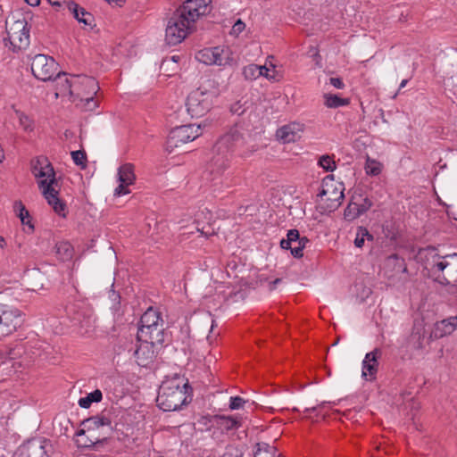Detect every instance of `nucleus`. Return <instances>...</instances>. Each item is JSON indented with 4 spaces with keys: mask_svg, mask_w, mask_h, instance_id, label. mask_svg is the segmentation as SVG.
Here are the masks:
<instances>
[{
    "mask_svg": "<svg viewBox=\"0 0 457 457\" xmlns=\"http://www.w3.org/2000/svg\"><path fill=\"white\" fill-rule=\"evenodd\" d=\"M211 2L212 0H186L168 21L166 43L170 46L181 43L194 29L196 20L211 12Z\"/></svg>",
    "mask_w": 457,
    "mask_h": 457,
    "instance_id": "nucleus-1",
    "label": "nucleus"
},
{
    "mask_svg": "<svg viewBox=\"0 0 457 457\" xmlns=\"http://www.w3.org/2000/svg\"><path fill=\"white\" fill-rule=\"evenodd\" d=\"M31 172L38 180V187L48 204L59 216H66V204L59 198L56 190L57 180L53 165L45 156H38L31 160Z\"/></svg>",
    "mask_w": 457,
    "mask_h": 457,
    "instance_id": "nucleus-2",
    "label": "nucleus"
},
{
    "mask_svg": "<svg viewBox=\"0 0 457 457\" xmlns=\"http://www.w3.org/2000/svg\"><path fill=\"white\" fill-rule=\"evenodd\" d=\"M242 141V134L237 128H233L223 135L214 145V154L208 165V170L213 176L212 180H217V182H214V186L222 185L228 180L227 176L221 179L228 166V152L240 145Z\"/></svg>",
    "mask_w": 457,
    "mask_h": 457,
    "instance_id": "nucleus-3",
    "label": "nucleus"
},
{
    "mask_svg": "<svg viewBox=\"0 0 457 457\" xmlns=\"http://www.w3.org/2000/svg\"><path fill=\"white\" fill-rule=\"evenodd\" d=\"M424 269L437 283L457 287V253L441 256L435 249L426 250Z\"/></svg>",
    "mask_w": 457,
    "mask_h": 457,
    "instance_id": "nucleus-4",
    "label": "nucleus"
},
{
    "mask_svg": "<svg viewBox=\"0 0 457 457\" xmlns=\"http://www.w3.org/2000/svg\"><path fill=\"white\" fill-rule=\"evenodd\" d=\"M188 388L187 382H184L180 378L163 381L156 398L157 405L164 411L179 410L186 403Z\"/></svg>",
    "mask_w": 457,
    "mask_h": 457,
    "instance_id": "nucleus-5",
    "label": "nucleus"
},
{
    "mask_svg": "<svg viewBox=\"0 0 457 457\" xmlns=\"http://www.w3.org/2000/svg\"><path fill=\"white\" fill-rule=\"evenodd\" d=\"M186 105L192 118L203 117L212 106V93L197 88L188 95Z\"/></svg>",
    "mask_w": 457,
    "mask_h": 457,
    "instance_id": "nucleus-6",
    "label": "nucleus"
},
{
    "mask_svg": "<svg viewBox=\"0 0 457 457\" xmlns=\"http://www.w3.org/2000/svg\"><path fill=\"white\" fill-rule=\"evenodd\" d=\"M22 323V312L9 304L0 303V340L12 334Z\"/></svg>",
    "mask_w": 457,
    "mask_h": 457,
    "instance_id": "nucleus-7",
    "label": "nucleus"
},
{
    "mask_svg": "<svg viewBox=\"0 0 457 457\" xmlns=\"http://www.w3.org/2000/svg\"><path fill=\"white\" fill-rule=\"evenodd\" d=\"M200 136V126L194 124L182 125L173 129L167 138L166 146L169 152L193 141Z\"/></svg>",
    "mask_w": 457,
    "mask_h": 457,
    "instance_id": "nucleus-8",
    "label": "nucleus"
},
{
    "mask_svg": "<svg viewBox=\"0 0 457 457\" xmlns=\"http://www.w3.org/2000/svg\"><path fill=\"white\" fill-rule=\"evenodd\" d=\"M31 71L36 79L49 81L58 71V63L54 58L46 54H37L31 61Z\"/></svg>",
    "mask_w": 457,
    "mask_h": 457,
    "instance_id": "nucleus-9",
    "label": "nucleus"
},
{
    "mask_svg": "<svg viewBox=\"0 0 457 457\" xmlns=\"http://www.w3.org/2000/svg\"><path fill=\"white\" fill-rule=\"evenodd\" d=\"M6 32L7 37L4 40H8L14 48L21 49L29 45V29L25 19L6 23Z\"/></svg>",
    "mask_w": 457,
    "mask_h": 457,
    "instance_id": "nucleus-10",
    "label": "nucleus"
},
{
    "mask_svg": "<svg viewBox=\"0 0 457 457\" xmlns=\"http://www.w3.org/2000/svg\"><path fill=\"white\" fill-rule=\"evenodd\" d=\"M230 50L228 48H223L220 46L204 48L196 53L195 58L200 62L207 65H226L229 63Z\"/></svg>",
    "mask_w": 457,
    "mask_h": 457,
    "instance_id": "nucleus-11",
    "label": "nucleus"
},
{
    "mask_svg": "<svg viewBox=\"0 0 457 457\" xmlns=\"http://www.w3.org/2000/svg\"><path fill=\"white\" fill-rule=\"evenodd\" d=\"M52 448L46 439H32L23 444L16 453L17 457H49L48 452Z\"/></svg>",
    "mask_w": 457,
    "mask_h": 457,
    "instance_id": "nucleus-12",
    "label": "nucleus"
},
{
    "mask_svg": "<svg viewBox=\"0 0 457 457\" xmlns=\"http://www.w3.org/2000/svg\"><path fill=\"white\" fill-rule=\"evenodd\" d=\"M310 242L306 237H300L297 229H290L287 232V239L280 241L282 249H290L291 254L295 258H301L303 255V248Z\"/></svg>",
    "mask_w": 457,
    "mask_h": 457,
    "instance_id": "nucleus-13",
    "label": "nucleus"
},
{
    "mask_svg": "<svg viewBox=\"0 0 457 457\" xmlns=\"http://www.w3.org/2000/svg\"><path fill=\"white\" fill-rule=\"evenodd\" d=\"M164 323L149 327L146 328H138L137 338L140 342H148L154 345H162L165 341Z\"/></svg>",
    "mask_w": 457,
    "mask_h": 457,
    "instance_id": "nucleus-14",
    "label": "nucleus"
},
{
    "mask_svg": "<svg viewBox=\"0 0 457 457\" xmlns=\"http://www.w3.org/2000/svg\"><path fill=\"white\" fill-rule=\"evenodd\" d=\"M67 313L71 316L74 324L85 329V332H87L93 325L92 312L87 308L71 305L67 308Z\"/></svg>",
    "mask_w": 457,
    "mask_h": 457,
    "instance_id": "nucleus-15",
    "label": "nucleus"
},
{
    "mask_svg": "<svg viewBox=\"0 0 457 457\" xmlns=\"http://www.w3.org/2000/svg\"><path fill=\"white\" fill-rule=\"evenodd\" d=\"M381 350L378 348L366 353L362 361V378L372 380L378 372V359L381 356Z\"/></svg>",
    "mask_w": 457,
    "mask_h": 457,
    "instance_id": "nucleus-16",
    "label": "nucleus"
},
{
    "mask_svg": "<svg viewBox=\"0 0 457 457\" xmlns=\"http://www.w3.org/2000/svg\"><path fill=\"white\" fill-rule=\"evenodd\" d=\"M154 345L148 342H141L137 347L134 351V356L139 366L147 367L154 362L155 358V352L154 350Z\"/></svg>",
    "mask_w": 457,
    "mask_h": 457,
    "instance_id": "nucleus-17",
    "label": "nucleus"
},
{
    "mask_svg": "<svg viewBox=\"0 0 457 457\" xmlns=\"http://www.w3.org/2000/svg\"><path fill=\"white\" fill-rule=\"evenodd\" d=\"M457 328V316H452L435 323L429 338H442L451 335Z\"/></svg>",
    "mask_w": 457,
    "mask_h": 457,
    "instance_id": "nucleus-18",
    "label": "nucleus"
},
{
    "mask_svg": "<svg viewBox=\"0 0 457 457\" xmlns=\"http://www.w3.org/2000/svg\"><path fill=\"white\" fill-rule=\"evenodd\" d=\"M303 131V125L299 123H290L278 129L276 136L282 143H291L300 138V133Z\"/></svg>",
    "mask_w": 457,
    "mask_h": 457,
    "instance_id": "nucleus-19",
    "label": "nucleus"
},
{
    "mask_svg": "<svg viewBox=\"0 0 457 457\" xmlns=\"http://www.w3.org/2000/svg\"><path fill=\"white\" fill-rule=\"evenodd\" d=\"M427 331L422 322H415L411 334L408 339L409 345L415 350H423Z\"/></svg>",
    "mask_w": 457,
    "mask_h": 457,
    "instance_id": "nucleus-20",
    "label": "nucleus"
},
{
    "mask_svg": "<svg viewBox=\"0 0 457 457\" xmlns=\"http://www.w3.org/2000/svg\"><path fill=\"white\" fill-rule=\"evenodd\" d=\"M75 85L83 90L82 94L79 93V96H95L99 90L98 82L93 77L78 76L76 77Z\"/></svg>",
    "mask_w": 457,
    "mask_h": 457,
    "instance_id": "nucleus-21",
    "label": "nucleus"
},
{
    "mask_svg": "<svg viewBox=\"0 0 457 457\" xmlns=\"http://www.w3.org/2000/svg\"><path fill=\"white\" fill-rule=\"evenodd\" d=\"M53 79L56 82V96L66 94L72 95L71 87H76L75 81H71L66 73L57 71Z\"/></svg>",
    "mask_w": 457,
    "mask_h": 457,
    "instance_id": "nucleus-22",
    "label": "nucleus"
},
{
    "mask_svg": "<svg viewBox=\"0 0 457 457\" xmlns=\"http://www.w3.org/2000/svg\"><path fill=\"white\" fill-rule=\"evenodd\" d=\"M160 323H164L161 317V313L153 307H149L141 316L140 326L138 328H146Z\"/></svg>",
    "mask_w": 457,
    "mask_h": 457,
    "instance_id": "nucleus-23",
    "label": "nucleus"
},
{
    "mask_svg": "<svg viewBox=\"0 0 457 457\" xmlns=\"http://www.w3.org/2000/svg\"><path fill=\"white\" fill-rule=\"evenodd\" d=\"M111 420L104 416H94L85 420L82 425L87 428V433L96 434V430L103 428H111Z\"/></svg>",
    "mask_w": 457,
    "mask_h": 457,
    "instance_id": "nucleus-24",
    "label": "nucleus"
},
{
    "mask_svg": "<svg viewBox=\"0 0 457 457\" xmlns=\"http://www.w3.org/2000/svg\"><path fill=\"white\" fill-rule=\"evenodd\" d=\"M77 445L79 447L81 448H89L94 446L96 444L102 443L106 438L103 437L101 438L99 436H96V434H89L86 435L85 429H80L77 432Z\"/></svg>",
    "mask_w": 457,
    "mask_h": 457,
    "instance_id": "nucleus-25",
    "label": "nucleus"
},
{
    "mask_svg": "<svg viewBox=\"0 0 457 457\" xmlns=\"http://www.w3.org/2000/svg\"><path fill=\"white\" fill-rule=\"evenodd\" d=\"M214 420L219 428L226 432L236 430L241 427V420L232 416L216 415Z\"/></svg>",
    "mask_w": 457,
    "mask_h": 457,
    "instance_id": "nucleus-26",
    "label": "nucleus"
},
{
    "mask_svg": "<svg viewBox=\"0 0 457 457\" xmlns=\"http://www.w3.org/2000/svg\"><path fill=\"white\" fill-rule=\"evenodd\" d=\"M343 190V188H340L339 190L336 188L334 191L329 192L328 189H322L321 192L319 194V196H320L321 198L327 196L326 200L331 202L329 207L336 209L341 204V201L344 198Z\"/></svg>",
    "mask_w": 457,
    "mask_h": 457,
    "instance_id": "nucleus-27",
    "label": "nucleus"
},
{
    "mask_svg": "<svg viewBox=\"0 0 457 457\" xmlns=\"http://www.w3.org/2000/svg\"><path fill=\"white\" fill-rule=\"evenodd\" d=\"M263 71H268L269 68L266 65L249 64L243 68L242 74L246 80H253L263 74Z\"/></svg>",
    "mask_w": 457,
    "mask_h": 457,
    "instance_id": "nucleus-28",
    "label": "nucleus"
},
{
    "mask_svg": "<svg viewBox=\"0 0 457 457\" xmlns=\"http://www.w3.org/2000/svg\"><path fill=\"white\" fill-rule=\"evenodd\" d=\"M180 57L179 55H173L171 57H166L162 60L160 69L167 76H171L177 72L179 69L178 62Z\"/></svg>",
    "mask_w": 457,
    "mask_h": 457,
    "instance_id": "nucleus-29",
    "label": "nucleus"
},
{
    "mask_svg": "<svg viewBox=\"0 0 457 457\" xmlns=\"http://www.w3.org/2000/svg\"><path fill=\"white\" fill-rule=\"evenodd\" d=\"M119 181L121 183L133 184L136 176L134 174V166L130 163L121 165L118 171Z\"/></svg>",
    "mask_w": 457,
    "mask_h": 457,
    "instance_id": "nucleus-30",
    "label": "nucleus"
},
{
    "mask_svg": "<svg viewBox=\"0 0 457 457\" xmlns=\"http://www.w3.org/2000/svg\"><path fill=\"white\" fill-rule=\"evenodd\" d=\"M357 196L354 195L352 196L350 203L344 212L345 219L347 220H353L362 215L361 210L356 204Z\"/></svg>",
    "mask_w": 457,
    "mask_h": 457,
    "instance_id": "nucleus-31",
    "label": "nucleus"
},
{
    "mask_svg": "<svg viewBox=\"0 0 457 457\" xmlns=\"http://www.w3.org/2000/svg\"><path fill=\"white\" fill-rule=\"evenodd\" d=\"M325 98V105L328 108H337L340 106L348 105L350 101L348 98H342L337 95L333 94H326L324 96Z\"/></svg>",
    "mask_w": 457,
    "mask_h": 457,
    "instance_id": "nucleus-32",
    "label": "nucleus"
},
{
    "mask_svg": "<svg viewBox=\"0 0 457 457\" xmlns=\"http://www.w3.org/2000/svg\"><path fill=\"white\" fill-rule=\"evenodd\" d=\"M103 394L99 389H96L92 393H89L86 397H82L79 400V405L81 408H89L92 403H98L102 400Z\"/></svg>",
    "mask_w": 457,
    "mask_h": 457,
    "instance_id": "nucleus-33",
    "label": "nucleus"
},
{
    "mask_svg": "<svg viewBox=\"0 0 457 457\" xmlns=\"http://www.w3.org/2000/svg\"><path fill=\"white\" fill-rule=\"evenodd\" d=\"M14 211L17 212L18 217L20 218L21 223L23 225H29L33 228V225L29 220V213L28 210L25 208L24 204L21 201H16L13 205Z\"/></svg>",
    "mask_w": 457,
    "mask_h": 457,
    "instance_id": "nucleus-34",
    "label": "nucleus"
},
{
    "mask_svg": "<svg viewBox=\"0 0 457 457\" xmlns=\"http://www.w3.org/2000/svg\"><path fill=\"white\" fill-rule=\"evenodd\" d=\"M387 265L392 266L398 273H406L407 266L404 259L400 258L396 254H393L387 259Z\"/></svg>",
    "mask_w": 457,
    "mask_h": 457,
    "instance_id": "nucleus-35",
    "label": "nucleus"
},
{
    "mask_svg": "<svg viewBox=\"0 0 457 457\" xmlns=\"http://www.w3.org/2000/svg\"><path fill=\"white\" fill-rule=\"evenodd\" d=\"M365 238L368 240H373V236L370 234L366 228L361 226L358 227L354 239V245L359 248L362 247L365 242Z\"/></svg>",
    "mask_w": 457,
    "mask_h": 457,
    "instance_id": "nucleus-36",
    "label": "nucleus"
},
{
    "mask_svg": "<svg viewBox=\"0 0 457 457\" xmlns=\"http://www.w3.org/2000/svg\"><path fill=\"white\" fill-rule=\"evenodd\" d=\"M318 164L325 170V171H333L336 168V162L333 157L328 154H324L320 157Z\"/></svg>",
    "mask_w": 457,
    "mask_h": 457,
    "instance_id": "nucleus-37",
    "label": "nucleus"
},
{
    "mask_svg": "<svg viewBox=\"0 0 457 457\" xmlns=\"http://www.w3.org/2000/svg\"><path fill=\"white\" fill-rule=\"evenodd\" d=\"M79 104L84 111H94L98 105L94 96H80Z\"/></svg>",
    "mask_w": 457,
    "mask_h": 457,
    "instance_id": "nucleus-38",
    "label": "nucleus"
},
{
    "mask_svg": "<svg viewBox=\"0 0 457 457\" xmlns=\"http://www.w3.org/2000/svg\"><path fill=\"white\" fill-rule=\"evenodd\" d=\"M365 170L369 175H378L381 172L380 163L368 157L366 161Z\"/></svg>",
    "mask_w": 457,
    "mask_h": 457,
    "instance_id": "nucleus-39",
    "label": "nucleus"
},
{
    "mask_svg": "<svg viewBox=\"0 0 457 457\" xmlns=\"http://www.w3.org/2000/svg\"><path fill=\"white\" fill-rule=\"evenodd\" d=\"M56 253L60 254L62 259H69L72 256L71 245L67 242L57 244Z\"/></svg>",
    "mask_w": 457,
    "mask_h": 457,
    "instance_id": "nucleus-40",
    "label": "nucleus"
},
{
    "mask_svg": "<svg viewBox=\"0 0 457 457\" xmlns=\"http://www.w3.org/2000/svg\"><path fill=\"white\" fill-rule=\"evenodd\" d=\"M71 157L76 165L80 166L82 169L87 166V154L84 151L78 150L71 152Z\"/></svg>",
    "mask_w": 457,
    "mask_h": 457,
    "instance_id": "nucleus-41",
    "label": "nucleus"
},
{
    "mask_svg": "<svg viewBox=\"0 0 457 457\" xmlns=\"http://www.w3.org/2000/svg\"><path fill=\"white\" fill-rule=\"evenodd\" d=\"M249 108L247 101L238 100L230 106V112L233 114L242 115Z\"/></svg>",
    "mask_w": 457,
    "mask_h": 457,
    "instance_id": "nucleus-42",
    "label": "nucleus"
},
{
    "mask_svg": "<svg viewBox=\"0 0 457 457\" xmlns=\"http://www.w3.org/2000/svg\"><path fill=\"white\" fill-rule=\"evenodd\" d=\"M64 6L71 12L74 18L78 21L81 11L84 9L73 1H63Z\"/></svg>",
    "mask_w": 457,
    "mask_h": 457,
    "instance_id": "nucleus-43",
    "label": "nucleus"
},
{
    "mask_svg": "<svg viewBox=\"0 0 457 457\" xmlns=\"http://www.w3.org/2000/svg\"><path fill=\"white\" fill-rule=\"evenodd\" d=\"M64 6L71 12L74 18L78 21L81 11L84 9L73 1H63Z\"/></svg>",
    "mask_w": 457,
    "mask_h": 457,
    "instance_id": "nucleus-44",
    "label": "nucleus"
},
{
    "mask_svg": "<svg viewBox=\"0 0 457 457\" xmlns=\"http://www.w3.org/2000/svg\"><path fill=\"white\" fill-rule=\"evenodd\" d=\"M356 196H357L356 204H358V206L361 210V212H362V214H363L368 210H370L373 204H372L371 200L368 197L363 198L361 195H358Z\"/></svg>",
    "mask_w": 457,
    "mask_h": 457,
    "instance_id": "nucleus-45",
    "label": "nucleus"
},
{
    "mask_svg": "<svg viewBox=\"0 0 457 457\" xmlns=\"http://www.w3.org/2000/svg\"><path fill=\"white\" fill-rule=\"evenodd\" d=\"M20 125L26 131H31L33 129V121L31 119L24 114L23 112H18Z\"/></svg>",
    "mask_w": 457,
    "mask_h": 457,
    "instance_id": "nucleus-46",
    "label": "nucleus"
},
{
    "mask_svg": "<svg viewBox=\"0 0 457 457\" xmlns=\"http://www.w3.org/2000/svg\"><path fill=\"white\" fill-rule=\"evenodd\" d=\"M78 21L85 25L92 26L94 22V16L92 15V13L83 9L80 12Z\"/></svg>",
    "mask_w": 457,
    "mask_h": 457,
    "instance_id": "nucleus-47",
    "label": "nucleus"
},
{
    "mask_svg": "<svg viewBox=\"0 0 457 457\" xmlns=\"http://www.w3.org/2000/svg\"><path fill=\"white\" fill-rule=\"evenodd\" d=\"M257 450L256 452H262L266 454H275L277 453V449L273 445H270L267 443H258L257 444Z\"/></svg>",
    "mask_w": 457,
    "mask_h": 457,
    "instance_id": "nucleus-48",
    "label": "nucleus"
},
{
    "mask_svg": "<svg viewBox=\"0 0 457 457\" xmlns=\"http://www.w3.org/2000/svg\"><path fill=\"white\" fill-rule=\"evenodd\" d=\"M245 403V401L240 397V396H235L230 398V403L229 408L231 410H237L241 407H243V404Z\"/></svg>",
    "mask_w": 457,
    "mask_h": 457,
    "instance_id": "nucleus-49",
    "label": "nucleus"
},
{
    "mask_svg": "<svg viewBox=\"0 0 457 457\" xmlns=\"http://www.w3.org/2000/svg\"><path fill=\"white\" fill-rule=\"evenodd\" d=\"M245 29V24L240 19H238L233 25L231 34L238 36Z\"/></svg>",
    "mask_w": 457,
    "mask_h": 457,
    "instance_id": "nucleus-50",
    "label": "nucleus"
},
{
    "mask_svg": "<svg viewBox=\"0 0 457 457\" xmlns=\"http://www.w3.org/2000/svg\"><path fill=\"white\" fill-rule=\"evenodd\" d=\"M128 186H129V185L120 182V184L115 189V195H122L129 194V191L127 189Z\"/></svg>",
    "mask_w": 457,
    "mask_h": 457,
    "instance_id": "nucleus-51",
    "label": "nucleus"
},
{
    "mask_svg": "<svg viewBox=\"0 0 457 457\" xmlns=\"http://www.w3.org/2000/svg\"><path fill=\"white\" fill-rule=\"evenodd\" d=\"M329 82L333 87L338 89H342L345 87V84L340 78H330Z\"/></svg>",
    "mask_w": 457,
    "mask_h": 457,
    "instance_id": "nucleus-52",
    "label": "nucleus"
},
{
    "mask_svg": "<svg viewBox=\"0 0 457 457\" xmlns=\"http://www.w3.org/2000/svg\"><path fill=\"white\" fill-rule=\"evenodd\" d=\"M47 1L52 6L56 7V8L64 6V4H63L64 0H47Z\"/></svg>",
    "mask_w": 457,
    "mask_h": 457,
    "instance_id": "nucleus-53",
    "label": "nucleus"
},
{
    "mask_svg": "<svg viewBox=\"0 0 457 457\" xmlns=\"http://www.w3.org/2000/svg\"><path fill=\"white\" fill-rule=\"evenodd\" d=\"M281 281V278H276L275 280L271 281L269 285L270 290H274L276 288V286L279 284Z\"/></svg>",
    "mask_w": 457,
    "mask_h": 457,
    "instance_id": "nucleus-54",
    "label": "nucleus"
},
{
    "mask_svg": "<svg viewBox=\"0 0 457 457\" xmlns=\"http://www.w3.org/2000/svg\"><path fill=\"white\" fill-rule=\"evenodd\" d=\"M254 457H277V455H276V453L275 454H266V453H263L262 452H255Z\"/></svg>",
    "mask_w": 457,
    "mask_h": 457,
    "instance_id": "nucleus-55",
    "label": "nucleus"
},
{
    "mask_svg": "<svg viewBox=\"0 0 457 457\" xmlns=\"http://www.w3.org/2000/svg\"><path fill=\"white\" fill-rule=\"evenodd\" d=\"M261 76L267 78L269 80H275V76L274 74H270V70L268 71H263V74H262Z\"/></svg>",
    "mask_w": 457,
    "mask_h": 457,
    "instance_id": "nucleus-56",
    "label": "nucleus"
},
{
    "mask_svg": "<svg viewBox=\"0 0 457 457\" xmlns=\"http://www.w3.org/2000/svg\"><path fill=\"white\" fill-rule=\"evenodd\" d=\"M195 229L196 232H199L202 236L208 237L209 235H212V233L204 232V230L200 229L197 226L195 227Z\"/></svg>",
    "mask_w": 457,
    "mask_h": 457,
    "instance_id": "nucleus-57",
    "label": "nucleus"
},
{
    "mask_svg": "<svg viewBox=\"0 0 457 457\" xmlns=\"http://www.w3.org/2000/svg\"><path fill=\"white\" fill-rule=\"evenodd\" d=\"M29 5L37 6L39 4L40 0H25Z\"/></svg>",
    "mask_w": 457,
    "mask_h": 457,
    "instance_id": "nucleus-58",
    "label": "nucleus"
},
{
    "mask_svg": "<svg viewBox=\"0 0 457 457\" xmlns=\"http://www.w3.org/2000/svg\"><path fill=\"white\" fill-rule=\"evenodd\" d=\"M6 245L5 239L4 237L0 236V248H4Z\"/></svg>",
    "mask_w": 457,
    "mask_h": 457,
    "instance_id": "nucleus-59",
    "label": "nucleus"
},
{
    "mask_svg": "<svg viewBox=\"0 0 457 457\" xmlns=\"http://www.w3.org/2000/svg\"><path fill=\"white\" fill-rule=\"evenodd\" d=\"M194 231L193 230H186V228H184V231L181 233V236L184 237L186 236L187 234H193Z\"/></svg>",
    "mask_w": 457,
    "mask_h": 457,
    "instance_id": "nucleus-60",
    "label": "nucleus"
},
{
    "mask_svg": "<svg viewBox=\"0 0 457 457\" xmlns=\"http://www.w3.org/2000/svg\"><path fill=\"white\" fill-rule=\"evenodd\" d=\"M408 80L407 79H403L401 84H400V89L404 87L407 84Z\"/></svg>",
    "mask_w": 457,
    "mask_h": 457,
    "instance_id": "nucleus-61",
    "label": "nucleus"
},
{
    "mask_svg": "<svg viewBox=\"0 0 457 457\" xmlns=\"http://www.w3.org/2000/svg\"><path fill=\"white\" fill-rule=\"evenodd\" d=\"M316 407L306 408L305 411H315Z\"/></svg>",
    "mask_w": 457,
    "mask_h": 457,
    "instance_id": "nucleus-62",
    "label": "nucleus"
},
{
    "mask_svg": "<svg viewBox=\"0 0 457 457\" xmlns=\"http://www.w3.org/2000/svg\"><path fill=\"white\" fill-rule=\"evenodd\" d=\"M43 288V285H40L39 287H36V288H32L33 291H36L37 289Z\"/></svg>",
    "mask_w": 457,
    "mask_h": 457,
    "instance_id": "nucleus-63",
    "label": "nucleus"
},
{
    "mask_svg": "<svg viewBox=\"0 0 457 457\" xmlns=\"http://www.w3.org/2000/svg\"><path fill=\"white\" fill-rule=\"evenodd\" d=\"M211 322H212V324H211V328H210V330L212 331V328H213V326H214V320H211Z\"/></svg>",
    "mask_w": 457,
    "mask_h": 457,
    "instance_id": "nucleus-64",
    "label": "nucleus"
}]
</instances>
